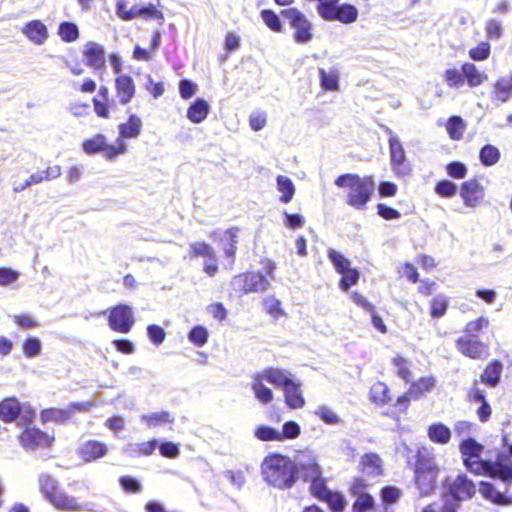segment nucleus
Listing matches in <instances>:
<instances>
[{"mask_svg":"<svg viewBox=\"0 0 512 512\" xmlns=\"http://www.w3.org/2000/svg\"><path fill=\"white\" fill-rule=\"evenodd\" d=\"M281 16L295 30L294 39L297 43H307L312 39L311 23L301 11L288 8L281 11Z\"/></svg>","mask_w":512,"mask_h":512,"instance_id":"obj_6","label":"nucleus"},{"mask_svg":"<svg viewBox=\"0 0 512 512\" xmlns=\"http://www.w3.org/2000/svg\"><path fill=\"white\" fill-rule=\"evenodd\" d=\"M254 435L261 441H281L279 430L267 425L259 426Z\"/></svg>","mask_w":512,"mask_h":512,"instance_id":"obj_46","label":"nucleus"},{"mask_svg":"<svg viewBox=\"0 0 512 512\" xmlns=\"http://www.w3.org/2000/svg\"><path fill=\"white\" fill-rule=\"evenodd\" d=\"M489 325V320L486 317H480L475 321H470L466 325V332L472 337L475 338L477 333L480 332L484 327Z\"/></svg>","mask_w":512,"mask_h":512,"instance_id":"obj_64","label":"nucleus"},{"mask_svg":"<svg viewBox=\"0 0 512 512\" xmlns=\"http://www.w3.org/2000/svg\"><path fill=\"white\" fill-rule=\"evenodd\" d=\"M315 415L328 425H336L341 422L340 417L333 410L326 406H319L315 410Z\"/></svg>","mask_w":512,"mask_h":512,"instance_id":"obj_51","label":"nucleus"},{"mask_svg":"<svg viewBox=\"0 0 512 512\" xmlns=\"http://www.w3.org/2000/svg\"><path fill=\"white\" fill-rule=\"evenodd\" d=\"M435 192L441 197H452L457 192V185L450 180H441L435 186Z\"/></svg>","mask_w":512,"mask_h":512,"instance_id":"obj_57","label":"nucleus"},{"mask_svg":"<svg viewBox=\"0 0 512 512\" xmlns=\"http://www.w3.org/2000/svg\"><path fill=\"white\" fill-rule=\"evenodd\" d=\"M147 334L150 341L157 346L163 343L166 336L164 329L155 324L149 325L147 327Z\"/></svg>","mask_w":512,"mask_h":512,"instance_id":"obj_62","label":"nucleus"},{"mask_svg":"<svg viewBox=\"0 0 512 512\" xmlns=\"http://www.w3.org/2000/svg\"><path fill=\"white\" fill-rule=\"evenodd\" d=\"M50 502L57 509L68 512L93 511L94 506L92 503H78L75 497L60 490L52 496Z\"/></svg>","mask_w":512,"mask_h":512,"instance_id":"obj_11","label":"nucleus"},{"mask_svg":"<svg viewBox=\"0 0 512 512\" xmlns=\"http://www.w3.org/2000/svg\"><path fill=\"white\" fill-rule=\"evenodd\" d=\"M323 501L327 502L333 512H342L346 506L344 496L339 492L331 491Z\"/></svg>","mask_w":512,"mask_h":512,"instance_id":"obj_47","label":"nucleus"},{"mask_svg":"<svg viewBox=\"0 0 512 512\" xmlns=\"http://www.w3.org/2000/svg\"><path fill=\"white\" fill-rule=\"evenodd\" d=\"M232 287L241 293L264 292L270 286V282L261 273H246L234 276Z\"/></svg>","mask_w":512,"mask_h":512,"instance_id":"obj_8","label":"nucleus"},{"mask_svg":"<svg viewBox=\"0 0 512 512\" xmlns=\"http://www.w3.org/2000/svg\"><path fill=\"white\" fill-rule=\"evenodd\" d=\"M460 195L466 206L475 207L484 196L483 187L476 179L465 181L461 186Z\"/></svg>","mask_w":512,"mask_h":512,"instance_id":"obj_15","label":"nucleus"},{"mask_svg":"<svg viewBox=\"0 0 512 512\" xmlns=\"http://www.w3.org/2000/svg\"><path fill=\"white\" fill-rule=\"evenodd\" d=\"M20 410L21 413H19V426H25L31 424L35 417H36V411L35 409L30 406L29 404H22L20 403Z\"/></svg>","mask_w":512,"mask_h":512,"instance_id":"obj_58","label":"nucleus"},{"mask_svg":"<svg viewBox=\"0 0 512 512\" xmlns=\"http://www.w3.org/2000/svg\"><path fill=\"white\" fill-rule=\"evenodd\" d=\"M261 17L265 24L273 31L280 32L282 28L280 16L277 15L274 11L269 9H264L261 11Z\"/></svg>","mask_w":512,"mask_h":512,"instance_id":"obj_54","label":"nucleus"},{"mask_svg":"<svg viewBox=\"0 0 512 512\" xmlns=\"http://www.w3.org/2000/svg\"><path fill=\"white\" fill-rule=\"evenodd\" d=\"M261 474L268 485L280 490L292 488L298 480L292 459L278 453L269 454L264 458Z\"/></svg>","mask_w":512,"mask_h":512,"instance_id":"obj_2","label":"nucleus"},{"mask_svg":"<svg viewBox=\"0 0 512 512\" xmlns=\"http://www.w3.org/2000/svg\"><path fill=\"white\" fill-rule=\"evenodd\" d=\"M39 485L41 492L49 501H51L53 495H56V492H59L57 481L48 474H41L39 476Z\"/></svg>","mask_w":512,"mask_h":512,"instance_id":"obj_39","label":"nucleus"},{"mask_svg":"<svg viewBox=\"0 0 512 512\" xmlns=\"http://www.w3.org/2000/svg\"><path fill=\"white\" fill-rule=\"evenodd\" d=\"M42 344L37 337H28L23 343V352L28 358H34L41 353Z\"/></svg>","mask_w":512,"mask_h":512,"instance_id":"obj_53","label":"nucleus"},{"mask_svg":"<svg viewBox=\"0 0 512 512\" xmlns=\"http://www.w3.org/2000/svg\"><path fill=\"white\" fill-rule=\"evenodd\" d=\"M19 440L25 449L34 450L40 446H49L53 439L39 428L33 427L26 428L19 436Z\"/></svg>","mask_w":512,"mask_h":512,"instance_id":"obj_12","label":"nucleus"},{"mask_svg":"<svg viewBox=\"0 0 512 512\" xmlns=\"http://www.w3.org/2000/svg\"><path fill=\"white\" fill-rule=\"evenodd\" d=\"M301 386V381L296 379L291 385L283 390L285 403L291 409L302 408L305 405V399L301 391Z\"/></svg>","mask_w":512,"mask_h":512,"instance_id":"obj_22","label":"nucleus"},{"mask_svg":"<svg viewBox=\"0 0 512 512\" xmlns=\"http://www.w3.org/2000/svg\"><path fill=\"white\" fill-rule=\"evenodd\" d=\"M292 463L298 478L301 477L305 482H308L311 477L320 476V473H323L316 453L310 449L298 451L294 455Z\"/></svg>","mask_w":512,"mask_h":512,"instance_id":"obj_5","label":"nucleus"},{"mask_svg":"<svg viewBox=\"0 0 512 512\" xmlns=\"http://www.w3.org/2000/svg\"><path fill=\"white\" fill-rule=\"evenodd\" d=\"M116 93L122 105L128 104L135 95V84L131 76L123 74L115 79Z\"/></svg>","mask_w":512,"mask_h":512,"instance_id":"obj_17","label":"nucleus"},{"mask_svg":"<svg viewBox=\"0 0 512 512\" xmlns=\"http://www.w3.org/2000/svg\"><path fill=\"white\" fill-rule=\"evenodd\" d=\"M322 474L323 473H320V476L311 477V479L308 480V482H310L311 494L320 500H323L331 492Z\"/></svg>","mask_w":512,"mask_h":512,"instance_id":"obj_37","label":"nucleus"},{"mask_svg":"<svg viewBox=\"0 0 512 512\" xmlns=\"http://www.w3.org/2000/svg\"><path fill=\"white\" fill-rule=\"evenodd\" d=\"M464 130L463 120L459 116H452L447 122V131L452 139H460Z\"/></svg>","mask_w":512,"mask_h":512,"instance_id":"obj_55","label":"nucleus"},{"mask_svg":"<svg viewBox=\"0 0 512 512\" xmlns=\"http://www.w3.org/2000/svg\"><path fill=\"white\" fill-rule=\"evenodd\" d=\"M107 452V445L98 440L83 441L78 448V454L85 462L96 461L104 457Z\"/></svg>","mask_w":512,"mask_h":512,"instance_id":"obj_14","label":"nucleus"},{"mask_svg":"<svg viewBox=\"0 0 512 512\" xmlns=\"http://www.w3.org/2000/svg\"><path fill=\"white\" fill-rule=\"evenodd\" d=\"M459 449L467 470L477 475L500 479L506 486L505 492L508 491L512 483V461L507 456L498 455L495 461L482 459L484 446L471 437L462 440Z\"/></svg>","mask_w":512,"mask_h":512,"instance_id":"obj_1","label":"nucleus"},{"mask_svg":"<svg viewBox=\"0 0 512 512\" xmlns=\"http://www.w3.org/2000/svg\"><path fill=\"white\" fill-rule=\"evenodd\" d=\"M301 433L300 425L295 421H286L282 426V431H279L281 441L288 439H296Z\"/></svg>","mask_w":512,"mask_h":512,"instance_id":"obj_49","label":"nucleus"},{"mask_svg":"<svg viewBox=\"0 0 512 512\" xmlns=\"http://www.w3.org/2000/svg\"><path fill=\"white\" fill-rule=\"evenodd\" d=\"M58 33L64 42L70 43L79 37V30L75 23L62 22L59 26Z\"/></svg>","mask_w":512,"mask_h":512,"instance_id":"obj_43","label":"nucleus"},{"mask_svg":"<svg viewBox=\"0 0 512 512\" xmlns=\"http://www.w3.org/2000/svg\"><path fill=\"white\" fill-rule=\"evenodd\" d=\"M479 491L486 499L497 505H508L511 503L504 492L498 491L490 482L481 481Z\"/></svg>","mask_w":512,"mask_h":512,"instance_id":"obj_24","label":"nucleus"},{"mask_svg":"<svg viewBox=\"0 0 512 512\" xmlns=\"http://www.w3.org/2000/svg\"><path fill=\"white\" fill-rule=\"evenodd\" d=\"M20 401L16 397H7L0 402V419L4 423H12L19 417Z\"/></svg>","mask_w":512,"mask_h":512,"instance_id":"obj_21","label":"nucleus"},{"mask_svg":"<svg viewBox=\"0 0 512 512\" xmlns=\"http://www.w3.org/2000/svg\"><path fill=\"white\" fill-rule=\"evenodd\" d=\"M156 444L157 442L155 440L143 443L128 444L125 447L124 452L129 454L130 456L140 454L151 455L156 449Z\"/></svg>","mask_w":512,"mask_h":512,"instance_id":"obj_38","label":"nucleus"},{"mask_svg":"<svg viewBox=\"0 0 512 512\" xmlns=\"http://www.w3.org/2000/svg\"><path fill=\"white\" fill-rule=\"evenodd\" d=\"M142 122L141 119L131 114L126 123L119 125V132L123 138H134L137 137L141 132Z\"/></svg>","mask_w":512,"mask_h":512,"instance_id":"obj_33","label":"nucleus"},{"mask_svg":"<svg viewBox=\"0 0 512 512\" xmlns=\"http://www.w3.org/2000/svg\"><path fill=\"white\" fill-rule=\"evenodd\" d=\"M374 506V498L368 493L359 494L353 503V512H366Z\"/></svg>","mask_w":512,"mask_h":512,"instance_id":"obj_56","label":"nucleus"},{"mask_svg":"<svg viewBox=\"0 0 512 512\" xmlns=\"http://www.w3.org/2000/svg\"><path fill=\"white\" fill-rule=\"evenodd\" d=\"M390 165L393 172L399 177H405L411 173V164L406 158L404 147L399 138H392L389 144Z\"/></svg>","mask_w":512,"mask_h":512,"instance_id":"obj_9","label":"nucleus"},{"mask_svg":"<svg viewBox=\"0 0 512 512\" xmlns=\"http://www.w3.org/2000/svg\"><path fill=\"white\" fill-rule=\"evenodd\" d=\"M334 183L337 187L349 188L346 203L357 210L366 207L375 190L373 176L360 177L357 174L346 173L338 176Z\"/></svg>","mask_w":512,"mask_h":512,"instance_id":"obj_3","label":"nucleus"},{"mask_svg":"<svg viewBox=\"0 0 512 512\" xmlns=\"http://www.w3.org/2000/svg\"><path fill=\"white\" fill-rule=\"evenodd\" d=\"M327 256L339 274L351 268L350 261L335 249L330 248Z\"/></svg>","mask_w":512,"mask_h":512,"instance_id":"obj_42","label":"nucleus"},{"mask_svg":"<svg viewBox=\"0 0 512 512\" xmlns=\"http://www.w3.org/2000/svg\"><path fill=\"white\" fill-rule=\"evenodd\" d=\"M438 471L415 473V481L421 496L431 494L436 487Z\"/></svg>","mask_w":512,"mask_h":512,"instance_id":"obj_23","label":"nucleus"},{"mask_svg":"<svg viewBox=\"0 0 512 512\" xmlns=\"http://www.w3.org/2000/svg\"><path fill=\"white\" fill-rule=\"evenodd\" d=\"M141 420L148 426H158L163 423H173L174 418L167 411H160L143 415Z\"/></svg>","mask_w":512,"mask_h":512,"instance_id":"obj_40","label":"nucleus"},{"mask_svg":"<svg viewBox=\"0 0 512 512\" xmlns=\"http://www.w3.org/2000/svg\"><path fill=\"white\" fill-rule=\"evenodd\" d=\"M82 146L85 153L95 154L104 152L107 159H113L126 151L124 143H120L118 147L108 145L105 136L102 134H97L93 138L84 141Z\"/></svg>","mask_w":512,"mask_h":512,"instance_id":"obj_10","label":"nucleus"},{"mask_svg":"<svg viewBox=\"0 0 512 512\" xmlns=\"http://www.w3.org/2000/svg\"><path fill=\"white\" fill-rule=\"evenodd\" d=\"M371 396L376 403L386 404L391 401L389 388L382 382H378L372 386Z\"/></svg>","mask_w":512,"mask_h":512,"instance_id":"obj_44","label":"nucleus"},{"mask_svg":"<svg viewBox=\"0 0 512 512\" xmlns=\"http://www.w3.org/2000/svg\"><path fill=\"white\" fill-rule=\"evenodd\" d=\"M22 33L33 43L43 44L48 38V30L40 20H32L24 25Z\"/></svg>","mask_w":512,"mask_h":512,"instance_id":"obj_19","label":"nucleus"},{"mask_svg":"<svg viewBox=\"0 0 512 512\" xmlns=\"http://www.w3.org/2000/svg\"><path fill=\"white\" fill-rule=\"evenodd\" d=\"M500 157V150L491 144L484 145L479 152L480 162L487 167L495 165Z\"/></svg>","mask_w":512,"mask_h":512,"instance_id":"obj_36","label":"nucleus"},{"mask_svg":"<svg viewBox=\"0 0 512 512\" xmlns=\"http://www.w3.org/2000/svg\"><path fill=\"white\" fill-rule=\"evenodd\" d=\"M438 471L433 449L421 447L417 451L415 473Z\"/></svg>","mask_w":512,"mask_h":512,"instance_id":"obj_20","label":"nucleus"},{"mask_svg":"<svg viewBox=\"0 0 512 512\" xmlns=\"http://www.w3.org/2000/svg\"><path fill=\"white\" fill-rule=\"evenodd\" d=\"M317 1V12L326 21H339L343 24H351L358 18V9L352 4H339L340 0Z\"/></svg>","mask_w":512,"mask_h":512,"instance_id":"obj_4","label":"nucleus"},{"mask_svg":"<svg viewBox=\"0 0 512 512\" xmlns=\"http://www.w3.org/2000/svg\"><path fill=\"white\" fill-rule=\"evenodd\" d=\"M463 79H466L470 87L479 86L487 75L481 73L473 63H465L462 65Z\"/></svg>","mask_w":512,"mask_h":512,"instance_id":"obj_34","label":"nucleus"},{"mask_svg":"<svg viewBox=\"0 0 512 512\" xmlns=\"http://www.w3.org/2000/svg\"><path fill=\"white\" fill-rule=\"evenodd\" d=\"M502 370L503 364L499 360H493L485 368L481 375V381L490 387H496L500 381Z\"/></svg>","mask_w":512,"mask_h":512,"instance_id":"obj_27","label":"nucleus"},{"mask_svg":"<svg viewBox=\"0 0 512 512\" xmlns=\"http://www.w3.org/2000/svg\"><path fill=\"white\" fill-rule=\"evenodd\" d=\"M210 110V106L206 100L202 98L196 99L187 110V117L193 123L203 122Z\"/></svg>","mask_w":512,"mask_h":512,"instance_id":"obj_25","label":"nucleus"},{"mask_svg":"<svg viewBox=\"0 0 512 512\" xmlns=\"http://www.w3.org/2000/svg\"><path fill=\"white\" fill-rule=\"evenodd\" d=\"M320 86L325 91H338L339 90V72L335 69L329 72L323 68L318 69Z\"/></svg>","mask_w":512,"mask_h":512,"instance_id":"obj_30","label":"nucleus"},{"mask_svg":"<svg viewBox=\"0 0 512 512\" xmlns=\"http://www.w3.org/2000/svg\"><path fill=\"white\" fill-rule=\"evenodd\" d=\"M132 307L127 304H118L109 310L108 325L119 333H128L134 325Z\"/></svg>","mask_w":512,"mask_h":512,"instance_id":"obj_7","label":"nucleus"},{"mask_svg":"<svg viewBox=\"0 0 512 512\" xmlns=\"http://www.w3.org/2000/svg\"><path fill=\"white\" fill-rule=\"evenodd\" d=\"M191 254L195 257L203 256L209 260L216 262L217 257L213 248L205 242H194L190 244Z\"/></svg>","mask_w":512,"mask_h":512,"instance_id":"obj_41","label":"nucleus"},{"mask_svg":"<svg viewBox=\"0 0 512 512\" xmlns=\"http://www.w3.org/2000/svg\"><path fill=\"white\" fill-rule=\"evenodd\" d=\"M428 436L434 443L447 444L451 439V430L443 423H435L429 426Z\"/></svg>","mask_w":512,"mask_h":512,"instance_id":"obj_31","label":"nucleus"},{"mask_svg":"<svg viewBox=\"0 0 512 512\" xmlns=\"http://www.w3.org/2000/svg\"><path fill=\"white\" fill-rule=\"evenodd\" d=\"M456 344L462 354L473 359L481 358L486 350V346L475 338L460 337Z\"/></svg>","mask_w":512,"mask_h":512,"instance_id":"obj_18","label":"nucleus"},{"mask_svg":"<svg viewBox=\"0 0 512 512\" xmlns=\"http://www.w3.org/2000/svg\"><path fill=\"white\" fill-rule=\"evenodd\" d=\"M263 381H265V379H262L261 373H257L252 382V390L257 400L262 404H268L273 399V392L264 385Z\"/></svg>","mask_w":512,"mask_h":512,"instance_id":"obj_29","label":"nucleus"},{"mask_svg":"<svg viewBox=\"0 0 512 512\" xmlns=\"http://www.w3.org/2000/svg\"><path fill=\"white\" fill-rule=\"evenodd\" d=\"M260 373L262 379H265V381L269 382L275 387L282 388V390H284L286 387L291 385L293 381L296 380L294 374H292L289 370L281 368L269 367Z\"/></svg>","mask_w":512,"mask_h":512,"instance_id":"obj_13","label":"nucleus"},{"mask_svg":"<svg viewBox=\"0 0 512 512\" xmlns=\"http://www.w3.org/2000/svg\"><path fill=\"white\" fill-rule=\"evenodd\" d=\"M119 484L126 493L138 494L142 491L141 482L132 476H121Z\"/></svg>","mask_w":512,"mask_h":512,"instance_id":"obj_50","label":"nucleus"},{"mask_svg":"<svg viewBox=\"0 0 512 512\" xmlns=\"http://www.w3.org/2000/svg\"><path fill=\"white\" fill-rule=\"evenodd\" d=\"M490 45L487 42L480 43L477 47L470 49L469 56L475 61H482L489 57Z\"/></svg>","mask_w":512,"mask_h":512,"instance_id":"obj_61","label":"nucleus"},{"mask_svg":"<svg viewBox=\"0 0 512 512\" xmlns=\"http://www.w3.org/2000/svg\"><path fill=\"white\" fill-rule=\"evenodd\" d=\"M339 286L343 291H348L353 285H355L359 280V271L355 268H350L343 273Z\"/></svg>","mask_w":512,"mask_h":512,"instance_id":"obj_48","label":"nucleus"},{"mask_svg":"<svg viewBox=\"0 0 512 512\" xmlns=\"http://www.w3.org/2000/svg\"><path fill=\"white\" fill-rule=\"evenodd\" d=\"M223 476L234 486L237 490H241L245 485V476L242 471L225 470Z\"/></svg>","mask_w":512,"mask_h":512,"instance_id":"obj_60","label":"nucleus"},{"mask_svg":"<svg viewBox=\"0 0 512 512\" xmlns=\"http://www.w3.org/2000/svg\"><path fill=\"white\" fill-rule=\"evenodd\" d=\"M447 308V298L443 295H437L431 301V316L434 318H440L446 313Z\"/></svg>","mask_w":512,"mask_h":512,"instance_id":"obj_52","label":"nucleus"},{"mask_svg":"<svg viewBox=\"0 0 512 512\" xmlns=\"http://www.w3.org/2000/svg\"><path fill=\"white\" fill-rule=\"evenodd\" d=\"M362 470L368 476L381 474V459L375 453H366L361 459Z\"/></svg>","mask_w":512,"mask_h":512,"instance_id":"obj_32","label":"nucleus"},{"mask_svg":"<svg viewBox=\"0 0 512 512\" xmlns=\"http://www.w3.org/2000/svg\"><path fill=\"white\" fill-rule=\"evenodd\" d=\"M277 189L282 193L280 201L282 203H289L295 193V186L292 180L284 175H278L276 178Z\"/></svg>","mask_w":512,"mask_h":512,"instance_id":"obj_35","label":"nucleus"},{"mask_svg":"<svg viewBox=\"0 0 512 512\" xmlns=\"http://www.w3.org/2000/svg\"><path fill=\"white\" fill-rule=\"evenodd\" d=\"M238 232L239 229L233 227L224 231L219 238L221 244L223 245V250L226 257L231 258L232 260L235 257Z\"/></svg>","mask_w":512,"mask_h":512,"instance_id":"obj_28","label":"nucleus"},{"mask_svg":"<svg viewBox=\"0 0 512 512\" xmlns=\"http://www.w3.org/2000/svg\"><path fill=\"white\" fill-rule=\"evenodd\" d=\"M400 489L394 486H386L381 490V499L385 504H394L400 498Z\"/></svg>","mask_w":512,"mask_h":512,"instance_id":"obj_63","label":"nucleus"},{"mask_svg":"<svg viewBox=\"0 0 512 512\" xmlns=\"http://www.w3.org/2000/svg\"><path fill=\"white\" fill-rule=\"evenodd\" d=\"M83 55L87 59V64L94 69H103L105 67L104 47L96 42H88L84 46Z\"/></svg>","mask_w":512,"mask_h":512,"instance_id":"obj_16","label":"nucleus"},{"mask_svg":"<svg viewBox=\"0 0 512 512\" xmlns=\"http://www.w3.org/2000/svg\"><path fill=\"white\" fill-rule=\"evenodd\" d=\"M511 93L512 91L504 85L501 79H498L494 84L493 95L497 101L501 103L507 102L510 99Z\"/></svg>","mask_w":512,"mask_h":512,"instance_id":"obj_59","label":"nucleus"},{"mask_svg":"<svg viewBox=\"0 0 512 512\" xmlns=\"http://www.w3.org/2000/svg\"><path fill=\"white\" fill-rule=\"evenodd\" d=\"M188 339L197 347H202L207 343L208 331L204 326L197 325L190 330Z\"/></svg>","mask_w":512,"mask_h":512,"instance_id":"obj_45","label":"nucleus"},{"mask_svg":"<svg viewBox=\"0 0 512 512\" xmlns=\"http://www.w3.org/2000/svg\"><path fill=\"white\" fill-rule=\"evenodd\" d=\"M72 417L71 409L47 408L41 411L40 419L42 423L55 422L64 424Z\"/></svg>","mask_w":512,"mask_h":512,"instance_id":"obj_26","label":"nucleus"}]
</instances>
